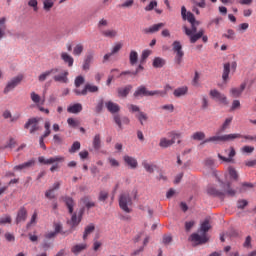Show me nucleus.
Returning <instances> with one entry per match:
<instances>
[{
  "label": "nucleus",
  "instance_id": "69168bd1",
  "mask_svg": "<svg viewBox=\"0 0 256 256\" xmlns=\"http://www.w3.org/2000/svg\"><path fill=\"white\" fill-rule=\"evenodd\" d=\"M201 109L203 111H207V109H209V99L207 98V96H203L202 97V106Z\"/></svg>",
  "mask_w": 256,
  "mask_h": 256
},
{
  "label": "nucleus",
  "instance_id": "4d7b16f0",
  "mask_svg": "<svg viewBox=\"0 0 256 256\" xmlns=\"http://www.w3.org/2000/svg\"><path fill=\"white\" fill-rule=\"evenodd\" d=\"M30 99L33 103L37 104V106L41 103V96L35 92L30 93Z\"/></svg>",
  "mask_w": 256,
  "mask_h": 256
},
{
  "label": "nucleus",
  "instance_id": "9b49d317",
  "mask_svg": "<svg viewBox=\"0 0 256 256\" xmlns=\"http://www.w3.org/2000/svg\"><path fill=\"white\" fill-rule=\"evenodd\" d=\"M192 4V13H195V15H201V10L199 9H205L207 7V1L206 0H190Z\"/></svg>",
  "mask_w": 256,
  "mask_h": 256
},
{
  "label": "nucleus",
  "instance_id": "f03ea898",
  "mask_svg": "<svg viewBox=\"0 0 256 256\" xmlns=\"http://www.w3.org/2000/svg\"><path fill=\"white\" fill-rule=\"evenodd\" d=\"M211 229V223L209 222V220H204L201 224H200V228L198 229V233H193L190 236L191 241H193V243H197L198 245H203V243H207V241H209V238L207 237V233L208 231Z\"/></svg>",
  "mask_w": 256,
  "mask_h": 256
},
{
  "label": "nucleus",
  "instance_id": "774afa93",
  "mask_svg": "<svg viewBox=\"0 0 256 256\" xmlns=\"http://www.w3.org/2000/svg\"><path fill=\"white\" fill-rule=\"evenodd\" d=\"M155 7H157V1L153 0L144 9H145V11H153L155 9Z\"/></svg>",
  "mask_w": 256,
  "mask_h": 256
},
{
  "label": "nucleus",
  "instance_id": "680f3d73",
  "mask_svg": "<svg viewBox=\"0 0 256 256\" xmlns=\"http://www.w3.org/2000/svg\"><path fill=\"white\" fill-rule=\"evenodd\" d=\"M223 21V18L221 16H218L216 18H213L209 21L208 27H211V25H216V27H219V24Z\"/></svg>",
  "mask_w": 256,
  "mask_h": 256
},
{
  "label": "nucleus",
  "instance_id": "c9c22d12",
  "mask_svg": "<svg viewBox=\"0 0 256 256\" xmlns=\"http://www.w3.org/2000/svg\"><path fill=\"white\" fill-rule=\"evenodd\" d=\"M136 119H138L140 125H145L147 123V120L149 119V116L145 112H139L135 115Z\"/></svg>",
  "mask_w": 256,
  "mask_h": 256
},
{
  "label": "nucleus",
  "instance_id": "49530a36",
  "mask_svg": "<svg viewBox=\"0 0 256 256\" xmlns=\"http://www.w3.org/2000/svg\"><path fill=\"white\" fill-rule=\"evenodd\" d=\"M233 122V117L226 118L224 123L222 124L220 131L223 133L224 131H227L229 127L231 126V123Z\"/></svg>",
  "mask_w": 256,
  "mask_h": 256
},
{
  "label": "nucleus",
  "instance_id": "f3484780",
  "mask_svg": "<svg viewBox=\"0 0 256 256\" xmlns=\"http://www.w3.org/2000/svg\"><path fill=\"white\" fill-rule=\"evenodd\" d=\"M4 119H9V123H17L21 119V113L11 114V111L5 110L2 114Z\"/></svg>",
  "mask_w": 256,
  "mask_h": 256
},
{
  "label": "nucleus",
  "instance_id": "7ed1b4c3",
  "mask_svg": "<svg viewBox=\"0 0 256 256\" xmlns=\"http://www.w3.org/2000/svg\"><path fill=\"white\" fill-rule=\"evenodd\" d=\"M223 187V191H219L217 190L215 187L210 186L207 189V193L208 195H212V197H225V195H227V197H235V195H237V190L231 188V183H227V184H222Z\"/></svg>",
  "mask_w": 256,
  "mask_h": 256
},
{
  "label": "nucleus",
  "instance_id": "f704fd0d",
  "mask_svg": "<svg viewBox=\"0 0 256 256\" xmlns=\"http://www.w3.org/2000/svg\"><path fill=\"white\" fill-rule=\"evenodd\" d=\"M205 137V132L203 131H197L191 135L193 141H205Z\"/></svg>",
  "mask_w": 256,
  "mask_h": 256
},
{
  "label": "nucleus",
  "instance_id": "0e129e2a",
  "mask_svg": "<svg viewBox=\"0 0 256 256\" xmlns=\"http://www.w3.org/2000/svg\"><path fill=\"white\" fill-rule=\"evenodd\" d=\"M160 109H162V111H167L168 113H173V111H175V106L173 104H166L160 106Z\"/></svg>",
  "mask_w": 256,
  "mask_h": 256
},
{
  "label": "nucleus",
  "instance_id": "58836bf2",
  "mask_svg": "<svg viewBox=\"0 0 256 256\" xmlns=\"http://www.w3.org/2000/svg\"><path fill=\"white\" fill-rule=\"evenodd\" d=\"M64 201L66 203V206L68 207V211L70 214L73 213V207H75V201L73 200V198L67 196L64 198Z\"/></svg>",
  "mask_w": 256,
  "mask_h": 256
},
{
  "label": "nucleus",
  "instance_id": "a211bd4d",
  "mask_svg": "<svg viewBox=\"0 0 256 256\" xmlns=\"http://www.w3.org/2000/svg\"><path fill=\"white\" fill-rule=\"evenodd\" d=\"M123 161L128 167H130V169H137V167H139V162H137V158L135 157L125 155L123 157Z\"/></svg>",
  "mask_w": 256,
  "mask_h": 256
},
{
  "label": "nucleus",
  "instance_id": "f257e3e1",
  "mask_svg": "<svg viewBox=\"0 0 256 256\" xmlns=\"http://www.w3.org/2000/svg\"><path fill=\"white\" fill-rule=\"evenodd\" d=\"M105 107L109 111V113H112L114 115V123L117 124L118 129H120V131H122L124 125H129V123H131L129 117L117 114L121 111V106H119V104L113 101H108L105 103Z\"/></svg>",
  "mask_w": 256,
  "mask_h": 256
},
{
  "label": "nucleus",
  "instance_id": "ea45409f",
  "mask_svg": "<svg viewBox=\"0 0 256 256\" xmlns=\"http://www.w3.org/2000/svg\"><path fill=\"white\" fill-rule=\"evenodd\" d=\"M87 249V244H78L72 247L71 251L74 253V255H79L81 251H85Z\"/></svg>",
  "mask_w": 256,
  "mask_h": 256
},
{
  "label": "nucleus",
  "instance_id": "72a5a7b5",
  "mask_svg": "<svg viewBox=\"0 0 256 256\" xmlns=\"http://www.w3.org/2000/svg\"><path fill=\"white\" fill-rule=\"evenodd\" d=\"M165 63H167L165 59L156 57L154 58L152 65L155 69H161V67H165Z\"/></svg>",
  "mask_w": 256,
  "mask_h": 256
},
{
  "label": "nucleus",
  "instance_id": "864d4df0",
  "mask_svg": "<svg viewBox=\"0 0 256 256\" xmlns=\"http://www.w3.org/2000/svg\"><path fill=\"white\" fill-rule=\"evenodd\" d=\"M142 167H144L147 173H154L155 171V166H153V164H149L147 161L142 162Z\"/></svg>",
  "mask_w": 256,
  "mask_h": 256
},
{
  "label": "nucleus",
  "instance_id": "a19ab883",
  "mask_svg": "<svg viewBox=\"0 0 256 256\" xmlns=\"http://www.w3.org/2000/svg\"><path fill=\"white\" fill-rule=\"evenodd\" d=\"M55 5V0H43V9L46 12L51 11Z\"/></svg>",
  "mask_w": 256,
  "mask_h": 256
},
{
  "label": "nucleus",
  "instance_id": "6ab92c4d",
  "mask_svg": "<svg viewBox=\"0 0 256 256\" xmlns=\"http://www.w3.org/2000/svg\"><path fill=\"white\" fill-rule=\"evenodd\" d=\"M187 93H189V87L187 86L178 87L173 91V95L174 97H176V99H181V97H185Z\"/></svg>",
  "mask_w": 256,
  "mask_h": 256
},
{
  "label": "nucleus",
  "instance_id": "423d86ee",
  "mask_svg": "<svg viewBox=\"0 0 256 256\" xmlns=\"http://www.w3.org/2000/svg\"><path fill=\"white\" fill-rule=\"evenodd\" d=\"M52 69H56V74H52L53 75V80L55 81V83H69V71L64 70L61 67H55Z\"/></svg>",
  "mask_w": 256,
  "mask_h": 256
},
{
  "label": "nucleus",
  "instance_id": "a878e982",
  "mask_svg": "<svg viewBox=\"0 0 256 256\" xmlns=\"http://www.w3.org/2000/svg\"><path fill=\"white\" fill-rule=\"evenodd\" d=\"M134 97H149V90H147V87L141 85L135 90Z\"/></svg>",
  "mask_w": 256,
  "mask_h": 256
},
{
  "label": "nucleus",
  "instance_id": "cd10ccee",
  "mask_svg": "<svg viewBox=\"0 0 256 256\" xmlns=\"http://www.w3.org/2000/svg\"><path fill=\"white\" fill-rule=\"evenodd\" d=\"M67 111H68V113L77 115V113H81L83 111V105H81V103H75L73 105H70L67 108Z\"/></svg>",
  "mask_w": 256,
  "mask_h": 256
},
{
  "label": "nucleus",
  "instance_id": "e433bc0d",
  "mask_svg": "<svg viewBox=\"0 0 256 256\" xmlns=\"http://www.w3.org/2000/svg\"><path fill=\"white\" fill-rule=\"evenodd\" d=\"M219 141H224V136H211L202 142V145L205 143H219Z\"/></svg>",
  "mask_w": 256,
  "mask_h": 256
},
{
  "label": "nucleus",
  "instance_id": "412c9836",
  "mask_svg": "<svg viewBox=\"0 0 256 256\" xmlns=\"http://www.w3.org/2000/svg\"><path fill=\"white\" fill-rule=\"evenodd\" d=\"M35 166V159H31L28 162L14 166V171H25V169H30V167Z\"/></svg>",
  "mask_w": 256,
  "mask_h": 256
},
{
  "label": "nucleus",
  "instance_id": "c03bdc74",
  "mask_svg": "<svg viewBox=\"0 0 256 256\" xmlns=\"http://www.w3.org/2000/svg\"><path fill=\"white\" fill-rule=\"evenodd\" d=\"M93 147L96 151L101 149V134H96L93 138Z\"/></svg>",
  "mask_w": 256,
  "mask_h": 256
},
{
  "label": "nucleus",
  "instance_id": "2f4dec72",
  "mask_svg": "<svg viewBox=\"0 0 256 256\" xmlns=\"http://www.w3.org/2000/svg\"><path fill=\"white\" fill-rule=\"evenodd\" d=\"M131 89H133L132 85H127L123 88H118L119 97H127V95H129V93H131Z\"/></svg>",
  "mask_w": 256,
  "mask_h": 256
},
{
  "label": "nucleus",
  "instance_id": "aec40b11",
  "mask_svg": "<svg viewBox=\"0 0 256 256\" xmlns=\"http://www.w3.org/2000/svg\"><path fill=\"white\" fill-rule=\"evenodd\" d=\"M102 37H106L107 39H115L119 36V32L115 29H106L100 31Z\"/></svg>",
  "mask_w": 256,
  "mask_h": 256
},
{
  "label": "nucleus",
  "instance_id": "393cba45",
  "mask_svg": "<svg viewBox=\"0 0 256 256\" xmlns=\"http://www.w3.org/2000/svg\"><path fill=\"white\" fill-rule=\"evenodd\" d=\"M50 75H57V69L51 68L50 70L43 72L38 76V81L43 83L44 81H47V77H50Z\"/></svg>",
  "mask_w": 256,
  "mask_h": 256
},
{
  "label": "nucleus",
  "instance_id": "4c0bfd02",
  "mask_svg": "<svg viewBox=\"0 0 256 256\" xmlns=\"http://www.w3.org/2000/svg\"><path fill=\"white\" fill-rule=\"evenodd\" d=\"M224 141H235V139H243V135L239 133L223 135Z\"/></svg>",
  "mask_w": 256,
  "mask_h": 256
},
{
  "label": "nucleus",
  "instance_id": "13d9d810",
  "mask_svg": "<svg viewBox=\"0 0 256 256\" xmlns=\"http://www.w3.org/2000/svg\"><path fill=\"white\" fill-rule=\"evenodd\" d=\"M107 199H109V192L100 191V193L98 195V201L105 203V201H107Z\"/></svg>",
  "mask_w": 256,
  "mask_h": 256
},
{
  "label": "nucleus",
  "instance_id": "3c124183",
  "mask_svg": "<svg viewBox=\"0 0 256 256\" xmlns=\"http://www.w3.org/2000/svg\"><path fill=\"white\" fill-rule=\"evenodd\" d=\"M225 39H229L230 41H233L235 39V31L233 29H228L226 33L222 35Z\"/></svg>",
  "mask_w": 256,
  "mask_h": 256
},
{
  "label": "nucleus",
  "instance_id": "6e6d98bb",
  "mask_svg": "<svg viewBox=\"0 0 256 256\" xmlns=\"http://www.w3.org/2000/svg\"><path fill=\"white\" fill-rule=\"evenodd\" d=\"M149 97H165L163 90H151L149 91Z\"/></svg>",
  "mask_w": 256,
  "mask_h": 256
},
{
  "label": "nucleus",
  "instance_id": "79ce46f5",
  "mask_svg": "<svg viewBox=\"0 0 256 256\" xmlns=\"http://www.w3.org/2000/svg\"><path fill=\"white\" fill-rule=\"evenodd\" d=\"M82 203H84L85 207L87 209H91L93 207H95V202L91 201V198L89 196H84L81 199Z\"/></svg>",
  "mask_w": 256,
  "mask_h": 256
},
{
  "label": "nucleus",
  "instance_id": "e2e57ef3",
  "mask_svg": "<svg viewBox=\"0 0 256 256\" xmlns=\"http://www.w3.org/2000/svg\"><path fill=\"white\" fill-rule=\"evenodd\" d=\"M253 151H255V147H253V146H243L241 148V153H244L246 155H251V153H253Z\"/></svg>",
  "mask_w": 256,
  "mask_h": 256
},
{
  "label": "nucleus",
  "instance_id": "c756f323",
  "mask_svg": "<svg viewBox=\"0 0 256 256\" xmlns=\"http://www.w3.org/2000/svg\"><path fill=\"white\" fill-rule=\"evenodd\" d=\"M129 61L130 65L134 67V65H137V62L139 61V53L135 50H131L129 54Z\"/></svg>",
  "mask_w": 256,
  "mask_h": 256
},
{
  "label": "nucleus",
  "instance_id": "ddd939ff",
  "mask_svg": "<svg viewBox=\"0 0 256 256\" xmlns=\"http://www.w3.org/2000/svg\"><path fill=\"white\" fill-rule=\"evenodd\" d=\"M30 127V133H36V131H39V119L37 118H30L28 121L25 123L24 128L29 129Z\"/></svg>",
  "mask_w": 256,
  "mask_h": 256
},
{
  "label": "nucleus",
  "instance_id": "09e8293b",
  "mask_svg": "<svg viewBox=\"0 0 256 256\" xmlns=\"http://www.w3.org/2000/svg\"><path fill=\"white\" fill-rule=\"evenodd\" d=\"M71 227H77L81 223V216L77 218V214H73L71 220L69 221Z\"/></svg>",
  "mask_w": 256,
  "mask_h": 256
},
{
  "label": "nucleus",
  "instance_id": "603ef678",
  "mask_svg": "<svg viewBox=\"0 0 256 256\" xmlns=\"http://www.w3.org/2000/svg\"><path fill=\"white\" fill-rule=\"evenodd\" d=\"M83 44H77L73 49V55L75 57L81 56V53H83Z\"/></svg>",
  "mask_w": 256,
  "mask_h": 256
},
{
  "label": "nucleus",
  "instance_id": "8fccbe9b",
  "mask_svg": "<svg viewBox=\"0 0 256 256\" xmlns=\"http://www.w3.org/2000/svg\"><path fill=\"white\" fill-rule=\"evenodd\" d=\"M45 132L42 135V137L45 139L46 137H49L51 135V122L46 121L44 124Z\"/></svg>",
  "mask_w": 256,
  "mask_h": 256
},
{
  "label": "nucleus",
  "instance_id": "5701e85b",
  "mask_svg": "<svg viewBox=\"0 0 256 256\" xmlns=\"http://www.w3.org/2000/svg\"><path fill=\"white\" fill-rule=\"evenodd\" d=\"M60 59H62V61H64V63L68 65V67H73V63H75V59H73V56L69 55V53L67 52H62L60 54Z\"/></svg>",
  "mask_w": 256,
  "mask_h": 256
},
{
  "label": "nucleus",
  "instance_id": "5fc2aeb1",
  "mask_svg": "<svg viewBox=\"0 0 256 256\" xmlns=\"http://www.w3.org/2000/svg\"><path fill=\"white\" fill-rule=\"evenodd\" d=\"M228 173H229L231 179H234V181H237V179H239V173H237V170H235V168L230 166L228 168Z\"/></svg>",
  "mask_w": 256,
  "mask_h": 256
},
{
  "label": "nucleus",
  "instance_id": "de8ad7c7",
  "mask_svg": "<svg viewBox=\"0 0 256 256\" xmlns=\"http://www.w3.org/2000/svg\"><path fill=\"white\" fill-rule=\"evenodd\" d=\"M93 231H95V225L90 224L88 226H86L85 230H84V234H83V239H87V237H89V235H91V233H93Z\"/></svg>",
  "mask_w": 256,
  "mask_h": 256
},
{
  "label": "nucleus",
  "instance_id": "bb28decb",
  "mask_svg": "<svg viewBox=\"0 0 256 256\" xmlns=\"http://www.w3.org/2000/svg\"><path fill=\"white\" fill-rule=\"evenodd\" d=\"M163 27H165V23L160 22L158 24L150 26L149 28L144 29V33H157L158 31H161Z\"/></svg>",
  "mask_w": 256,
  "mask_h": 256
},
{
  "label": "nucleus",
  "instance_id": "bf43d9fd",
  "mask_svg": "<svg viewBox=\"0 0 256 256\" xmlns=\"http://www.w3.org/2000/svg\"><path fill=\"white\" fill-rule=\"evenodd\" d=\"M85 83V77L83 76H77L74 80L75 89H79L80 85H83Z\"/></svg>",
  "mask_w": 256,
  "mask_h": 256
},
{
  "label": "nucleus",
  "instance_id": "338daca9",
  "mask_svg": "<svg viewBox=\"0 0 256 256\" xmlns=\"http://www.w3.org/2000/svg\"><path fill=\"white\" fill-rule=\"evenodd\" d=\"M247 205H249V202L245 199H241L237 201V208L238 209H244L245 207H247Z\"/></svg>",
  "mask_w": 256,
  "mask_h": 256
},
{
  "label": "nucleus",
  "instance_id": "7c9ffc66",
  "mask_svg": "<svg viewBox=\"0 0 256 256\" xmlns=\"http://www.w3.org/2000/svg\"><path fill=\"white\" fill-rule=\"evenodd\" d=\"M231 73V64L225 63L222 73V79L224 82H227L229 80V74Z\"/></svg>",
  "mask_w": 256,
  "mask_h": 256
},
{
  "label": "nucleus",
  "instance_id": "39448f33",
  "mask_svg": "<svg viewBox=\"0 0 256 256\" xmlns=\"http://www.w3.org/2000/svg\"><path fill=\"white\" fill-rule=\"evenodd\" d=\"M172 49L174 53H176L174 58L176 65H181V63H183V57H185V52H183V45H181L180 41L175 40L172 43Z\"/></svg>",
  "mask_w": 256,
  "mask_h": 256
},
{
  "label": "nucleus",
  "instance_id": "6e6552de",
  "mask_svg": "<svg viewBox=\"0 0 256 256\" xmlns=\"http://www.w3.org/2000/svg\"><path fill=\"white\" fill-rule=\"evenodd\" d=\"M21 81H23V75H18L16 77H13L10 81H8L4 93H10V91H13L15 87L19 86L21 84Z\"/></svg>",
  "mask_w": 256,
  "mask_h": 256
},
{
  "label": "nucleus",
  "instance_id": "1a4fd4ad",
  "mask_svg": "<svg viewBox=\"0 0 256 256\" xmlns=\"http://www.w3.org/2000/svg\"><path fill=\"white\" fill-rule=\"evenodd\" d=\"M224 153H227L228 157L218 154L220 161H223L224 163H235V160L233 159V157L237 155L235 148L230 147L229 149L224 150Z\"/></svg>",
  "mask_w": 256,
  "mask_h": 256
},
{
  "label": "nucleus",
  "instance_id": "37998d69",
  "mask_svg": "<svg viewBox=\"0 0 256 256\" xmlns=\"http://www.w3.org/2000/svg\"><path fill=\"white\" fill-rule=\"evenodd\" d=\"M249 189H253V184L249 182H244L241 184L240 188H238V192L245 193L249 191Z\"/></svg>",
  "mask_w": 256,
  "mask_h": 256
},
{
  "label": "nucleus",
  "instance_id": "20e7f679",
  "mask_svg": "<svg viewBox=\"0 0 256 256\" xmlns=\"http://www.w3.org/2000/svg\"><path fill=\"white\" fill-rule=\"evenodd\" d=\"M131 205H133V200L131 199V195L129 193L124 192L119 197V207L125 213H131Z\"/></svg>",
  "mask_w": 256,
  "mask_h": 256
},
{
  "label": "nucleus",
  "instance_id": "0eeeda50",
  "mask_svg": "<svg viewBox=\"0 0 256 256\" xmlns=\"http://www.w3.org/2000/svg\"><path fill=\"white\" fill-rule=\"evenodd\" d=\"M73 93L85 97L88 93H99V86H96L95 84H86L82 90L74 89Z\"/></svg>",
  "mask_w": 256,
  "mask_h": 256
},
{
  "label": "nucleus",
  "instance_id": "473e14b6",
  "mask_svg": "<svg viewBox=\"0 0 256 256\" xmlns=\"http://www.w3.org/2000/svg\"><path fill=\"white\" fill-rule=\"evenodd\" d=\"M175 144V139H167V138H161L159 146L162 147V149H167V147H171V145Z\"/></svg>",
  "mask_w": 256,
  "mask_h": 256
},
{
  "label": "nucleus",
  "instance_id": "2eb2a0df",
  "mask_svg": "<svg viewBox=\"0 0 256 256\" xmlns=\"http://www.w3.org/2000/svg\"><path fill=\"white\" fill-rule=\"evenodd\" d=\"M199 39H202L203 43H207V41H209V37H207V35H205L204 29H200L197 33H195L193 36H191L190 43L195 44L196 42L199 41Z\"/></svg>",
  "mask_w": 256,
  "mask_h": 256
},
{
  "label": "nucleus",
  "instance_id": "b1692460",
  "mask_svg": "<svg viewBox=\"0 0 256 256\" xmlns=\"http://www.w3.org/2000/svg\"><path fill=\"white\" fill-rule=\"evenodd\" d=\"M191 25V29H189L187 26L183 27V31L185 33V35H187V37H189L190 42H191V37H193L195 35V33H197V26H195V22L190 23Z\"/></svg>",
  "mask_w": 256,
  "mask_h": 256
},
{
  "label": "nucleus",
  "instance_id": "c85d7f7f",
  "mask_svg": "<svg viewBox=\"0 0 256 256\" xmlns=\"http://www.w3.org/2000/svg\"><path fill=\"white\" fill-rule=\"evenodd\" d=\"M7 31V18H0V41L5 37Z\"/></svg>",
  "mask_w": 256,
  "mask_h": 256
},
{
  "label": "nucleus",
  "instance_id": "a18cd8bd",
  "mask_svg": "<svg viewBox=\"0 0 256 256\" xmlns=\"http://www.w3.org/2000/svg\"><path fill=\"white\" fill-rule=\"evenodd\" d=\"M135 5V0H126L118 5L120 9H131Z\"/></svg>",
  "mask_w": 256,
  "mask_h": 256
},
{
  "label": "nucleus",
  "instance_id": "052dcab7",
  "mask_svg": "<svg viewBox=\"0 0 256 256\" xmlns=\"http://www.w3.org/2000/svg\"><path fill=\"white\" fill-rule=\"evenodd\" d=\"M79 149H81V143L79 141H75L69 149V153H77Z\"/></svg>",
  "mask_w": 256,
  "mask_h": 256
},
{
  "label": "nucleus",
  "instance_id": "4468645a",
  "mask_svg": "<svg viewBox=\"0 0 256 256\" xmlns=\"http://www.w3.org/2000/svg\"><path fill=\"white\" fill-rule=\"evenodd\" d=\"M93 59H95V52H87L82 65L83 71H89V69H91V63H93Z\"/></svg>",
  "mask_w": 256,
  "mask_h": 256
},
{
  "label": "nucleus",
  "instance_id": "f8f14e48",
  "mask_svg": "<svg viewBox=\"0 0 256 256\" xmlns=\"http://www.w3.org/2000/svg\"><path fill=\"white\" fill-rule=\"evenodd\" d=\"M210 97H212V99H215L216 101H219V103H222L223 105H229V101H227V96L219 92L217 89L210 90Z\"/></svg>",
  "mask_w": 256,
  "mask_h": 256
},
{
  "label": "nucleus",
  "instance_id": "4be33fe9",
  "mask_svg": "<svg viewBox=\"0 0 256 256\" xmlns=\"http://www.w3.org/2000/svg\"><path fill=\"white\" fill-rule=\"evenodd\" d=\"M27 221V209L25 207L20 208L16 216V224L25 223Z\"/></svg>",
  "mask_w": 256,
  "mask_h": 256
},
{
  "label": "nucleus",
  "instance_id": "dca6fc26",
  "mask_svg": "<svg viewBox=\"0 0 256 256\" xmlns=\"http://www.w3.org/2000/svg\"><path fill=\"white\" fill-rule=\"evenodd\" d=\"M247 87V84L242 83L239 87H233L230 89V96L237 99L243 95V92L245 91V88Z\"/></svg>",
  "mask_w": 256,
  "mask_h": 256
},
{
  "label": "nucleus",
  "instance_id": "9d476101",
  "mask_svg": "<svg viewBox=\"0 0 256 256\" xmlns=\"http://www.w3.org/2000/svg\"><path fill=\"white\" fill-rule=\"evenodd\" d=\"M38 161L42 165H53L55 163H63V161H65V157H63V156H55V157H50V158L46 159L45 157L40 156L38 158Z\"/></svg>",
  "mask_w": 256,
  "mask_h": 256
}]
</instances>
